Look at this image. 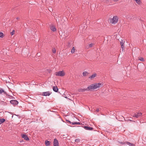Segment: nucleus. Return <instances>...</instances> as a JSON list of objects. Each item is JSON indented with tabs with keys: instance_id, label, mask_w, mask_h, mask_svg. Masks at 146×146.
Masks as SVG:
<instances>
[{
	"instance_id": "obj_1",
	"label": "nucleus",
	"mask_w": 146,
	"mask_h": 146,
	"mask_svg": "<svg viewBox=\"0 0 146 146\" xmlns=\"http://www.w3.org/2000/svg\"><path fill=\"white\" fill-rule=\"evenodd\" d=\"M102 85V84L100 83H96L92 84L87 88V89H89V90L92 89H95L98 88H99Z\"/></svg>"
},
{
	"instance_id": "obj_2",
	"label": "nucleus",
	"mask_w": 146,
	"mask_h": 146,
	"mask_svg": "<svg viewBox=\"0 0 146 146\" xmlns=\"http://www.w3.org/2000/svg\"><path fill=\"white\" fill-rule=\"evenodd\" d=\"M56 75L57 76H63L65 75V73L63 71H60L56 72Z\"/></svg>"
},
{
	"instance_id": "obj_3",
	"label": "nucleus",
	"mask_w": 146,
	"mask_h": 146,
	"mask_svg": "<svg viewBox=\"0 0 146 146\" xmlns=\"http://www.w3.org/2000/svg\"><path fill=\"white\" fill-rule=\"evenodd\" d=\"M118 18L117 16H114L111 20V22L113 24H116L118 21Z\"/></svg>"
},
{
	"instance_id": "obj_4",
	"label": "nucleus",
	"mask_w": 146,
	"mask_h": 146,
	"mask_svg": "<svg viewBox=\"0 0 146 146\" xmlns=\"http://www.w3.org/2000/svg\"><path fill=\"white\" fill-rule=\"evenodd\" d=\"M142 115V113H137L135 114L133 117L135 118H138L141 116Z\"/></svg>"
},
{
	"instance_id": "obj_5",
	"label": "nucleus",
	"mask_w": 146,
	"mask_h": 146,
	"mask_svg": "<svg viewBox=\"0 0 146 146\" xmlns=\"http://www.w3.org/2000/svg\"><path fill=\"white\" fill-rule=\"evenodd\" d=\"M10 103L14 105H17L18 104V102L16 100H12L10 101Z\"/></svg>"
},
{
	"instance_id": "obj_6",
	"label": "nucleus",
	"mask_w": 146,
	"mask_h": 146,
	"mask_svg": "<svg viewBox=\"0 0 146 146\" xmlns=\"http://www.w3.org/2000/svg\"><path fill=\"white\" fill-rule=\"evenodd\" d=\"M51 94V93L49 91L43 92L42 95L44 96H49Z\"/></svg>"
},
{
	"instance_id": "obj_7",
	"label": "nucleus",
	"mask_w": 146,
	"mask_h": 146,
	"mask_svg": "<svg viewBox=\"0 0 146 146\" xmlns=\"http://www.w3.org/2000/svg\"><path fill=\"white\" fill-rule=\"evenodd\" d=\"M53 143L54 146H59L58 141L56 139H54Z\"/></svg>"
},
{
	"instance_id": "obj_8",
	"label": "nucleus",
	"mask_w": 146,
	"mask_h": 146,
	"mask_svg": "<svg viewBox=\"0 0 146 146\" xmlns=\"http://www.w3.org/2000/svg\"><path fill=\"white\" fill-rule=\"evenodd\" d=\"M83 127L85 129L89 131H92L93 130V129L92 127L88 126H84Z\"/></svg>"
},
{
	"instance_id": "obj_9",
	"label": "nucleus",
	"mask_w": 146,
	"mask_h": 146,
	"mask_svg": "<svg viewBox=\"0 0 146 146\" xmlns=\"http://www.w3.org/2000/svg\"><path fill=\"white\" fill-rule=\"evenodd\" d=\"M125 41L123 40H121V41L120 42V44L121 45V47L122 49V51H123L124 49V44Z\"/></svg>"
},
{
	"instance_id": "obj_10",
	"label": "nucleus",
	"mask_w": 146,
	"mask_h": 146,
	"mask_svg": "<svg viewBox=\"0 0 146 146\" xmlns=\"http://www.w3.org/2000/svg\"><path fill=\"white\" fill-rule=\"evenodd\" d=\"M22 137L26 140H28L29 139L28 137L26 134L22 135Z\"/></svg>"
},
{
	"instance_id": "obj_11",
	"label": "nucleus",
	"mask_w": 146,
	"mask_h": 146,
	"mask_svg": "<svg viewBox=\"0 0 146 146\" xmlns=\"http://www.w3.org/2000/svg\"><path fill=\"white\" fill-rule=\"evenodd\" d=\"M53 90L55 92H57L58 91V88L56 86H54L53 87Z\"/></svg>"
},
{
	"instance_id": "obj_12",
	"label": "nucleus",
	"mask_w": 146,
	"mask_h": 146,
	"mask_svg": "<svg viewBox=\"0 0 146 146\" xmlns=\"http://www.w3.org/2000/svg\"><path fill=\"white\" fill-rule=\"evenodd\" d=\"M86 90H89V89H87V88L86 89H80L78 90V91L80 92H84Z\"/></svg>"
},
{
	"instance_id": "obj_13",
	"label": "nucleus",
	"mask_w": 146,
	"mask_h": 146,
	"mask_svg": "<svg viewBox=\"0 0 146 146\" xmlns=\"http://www.w3.org/2000/svg\"><path fill=\"white\" fill-rule=\"evenodd\" d=\"M50 141L47 140H45V145L46 146H49L50 145Z\"/></svg>"
},
{
	"instance_id": "obj_14",
	"label": "nucleus",
	"mask_w": 146,
	"mask_h": 146,
	"mask_svg": "<svg viewBox=\"0 0 146 146\" xmlns=\"http://www.w3.org/2000/svg\"><path fill=\"white\" fill-rule=\"evenodd\" d=\"M50 29L53 31H55L56 29L54 26H51L50 27Z\"/></svg>"
},
{
	"instance_id": "obj_15",
	"label": "nucleus",
	"mask_w": 146,
	"mask_h": 146,
	"mask_svg": "<svg viewBox=\"0 0 146 146\" xmlns=\"http://www.w3.org/2000/svg\"><path fill=\"white\" fill-rule=\"evenodd\" d=\"M135 1L136 3L138 5H141L142 4V2L140 0H134Z\"/></svg>"
},
{
	"instance_id": "obj_16",
	"label": "nucleus",
	"mask_w": 146,
	"mask_h": 146,
	"mask_svg": "<svg viewBox=\"0 0 146 146\" xmlns=\"http://www.w3.org/2000/svg\"><path fill=\"white\" fill-rule=\"evenodd\" d=\"M126 144L130 146H135V145L132 143H130L128 142H126Z\"/></svg>"
},
{
	"instance_id": "obj_17",
	"label": "nucleus",
	"mask_w": 146,
	"mask_h": 146,
	"mask_svg": "<svg viewBox=\"0 0 146 146\" xmlns=\"http://www.w3.org/2000/svg\"><path fill=\"white\" fill-rule=\"evenodd\" d=\"M4 93V94H6V92H5L3 90L2 88H0V94H1L2 93Z\"/></svg>"
},
{
	"instance_id": "obj_18",
	"label": "nucleus",
	"mask_w": 146,
	"mask_h": 146,
	"mask_svg": "<svg viewBox=\"0 0 146 146\" xmlns=\"http://www.w3.org/2000/svg\"><path fill=\"white\" fill-rule=\"evenodd\" d=\"M5 120L4 118H0V124L4 122Z\"/></svg>"
},
{
	"instance_id": "obj_19",
	"label": "nucleus",
	"mask_w": 146,
	"mask_h": 146,
	"mask_svg": "<svg viewBox=\"0 0 146 146\" xmlns=\"http://www.w3.org/2000/svg\"><path fill=\"white\" fill-rule=\"evenodd\" d=\"M0 104L1 105L3 106H5L6 105V103L3 101H1L0 102Z\"/></svg>"
},
{
	"instance_id": "obj_20",
	"label": "nucleus",
	"mask_w": 146,
	"mask_h": 146,
	"mask_svg": "<svg viewBox=\"0 0 146 146\" xmlns=\"http://www.w3.org/2000/svg\"><path fill=\"white\" fill-rule=\"evenodd\" d=\"M96 74H92V76H90L89 78L92 79V78H94L96 76Z\"/></svg>"
},
{
	"instance_id": "obj_21",
	"label": "nucleus",
	"mask_w": 146,
	"mask_h": 146,
	"mask_svg": "<svg viewBox=\"0 0 146 146\" xmlns=\"http://www.w3.org/2000/svg\"><path fill=\"white\" fill-rule=\"evenodd\" d=\"M66 123H67L68 125L70 124H72V122H71L70 121L68 120H66Z\"/></svg>"
},
{
	"instance_id": "obj_22",
	"label": "nucleus",
	"mask_w": 146,
	"mask_h": 146,
	"mask_svg": "<svg viewBox=\"0 0 146 146\" xmlns=\"http://www.w3.org/2000/svg\"><path fill=\"white\" fill-rule=\"evenodd\" d=\"M75 48L74 47H73L72 48L71 52L72 54L74 53L75 51Z\"/></svg>"
},
{
	"instance_id": "obj_23",
	"label": "nucleus",
	"mask_w": 146,
	"mask_h": 146,
	"mask_svg": "<svg viewBox=\"0 0 146 146\" xmlns=\"http://www.w3.org/2000/svg\"><path fill=\"white\" fill-rule=\"evenodd\" d=\"M88 73L86 71H85L83 73V75L84 76H86L87 75Z\"/></svg>"
},
{
	"instance_id": "obj_24",
	"label": "nucleus",
	"mask_w": 146,
	"mask_h": 146,
	"mask_svg": "<svg viewBox=\"0 0 146 146\" xmlns=\"http://www.w3.org/2000/svg\"><path fill=\"white\" fill-rule=\"evenodd\" d=\"M3 34L2 32H0V37L2 38L3 37Z\"/></svg>"
},
{
	"instance_id": "obj_25",
	"label": "nucleus",
	"mask_w": 146,
	"mask_h": 146,
	"mask_svg": "<svg viewBox=\"0 0 146 146\" xmlns=\"http://www.w3.org/2000/svg\"><path fill=\"white\" fill-rule=\"evenodd\" d=\"M75 141L76 142H79L80 141V139H76L75 140Z\"/></svg>"
},
{
	"instance_id": "obj_26",
	"label": "nucleus",
	"mask_w": 146,
	"mask_h": 146,
	"mask_svg": "<svg viewBox=\"0 0 146 146\" xmlns=\"http://www.w3.org/2000/svg\"><path fill=\"white\" fill-rule=\"evenodd\" d=\"M100 111V109L99 108H97L96 110V111L97 112V113H98V112H99ZM96 114H97L98 115H99V113H96Z\"/></svg>"
},
{
	"instance_id": "obj_27",
	"label": "nucleus",
	"mask_w": 146,
	"mask_h": 146,
	"mask_svg": "<svg viewBox=\"0 0 146 146\" xmlns=\"http://www.w3.org/2000/svg\"><path fill=\"white\" fill-rule=\"evenodd\" d=\"M15 32V30H13L10 33L11 35H13L14 34Z\"/></svg>"
},
{
	"instance_id": "obj_28",
	"label": "nucleus",
	"mask_w": 146,
	"mask_h": 146,
	"mask_svg": "<svg viewBox=\"0 0 146 146\" xmlns=\"http://www.w3.org/2000/svg\"><path fill=\"white\" fill-rule=\"evenodd\" d=\"M52 52L54 53H56V50L54 48L52 49Z\"/></svg>"
},
{
	"instance_id": "obj_29",
	"label": "nucleus",
	"mask_w": 146,
	"mask_h": 146,
	"mask_svg": "<svg viewBox=\"0 0 146 146\" xmlns=\"http://www.w3.org/2000/svg\"><path fill=\"white\" fill-rule=\"evenodd\" d=\"M139 60L141 61H143L144 60V58L142 57L140 58H139Z\"/></svg>"
},
{
	"instance_id": "obj_30",
	"label": "nucleus",
	"mask_w": 146,
	"mask_h": 146,
	"mask_svg": "<svg viewBox=\"0 0 146 146\" xmlns=\"http://www.w3.org/2000/svg\"><path fill=\"white\" fill-rule=\"evenodd\" d=\"M93 44L92 43H91L89 45V47H91L93 45Z\"/></svg>"
},
{
	"instance_id": "obj_31",
	"label": "nucleus",
	"mask_w": 146,
	"mask_h": 146,
	"mask_svg": "<svg viewBox=\"0 0 146 146\" xmlns=\"http://www.w3.org/2000/svg\"><path fill=\"white\" fill-rule=\"evenodd\" d=\"M77 125L76 122H72V125Z\"/></svg>"
},
{
	"instance_id": "obj_32",
	"label": "nucleus",
	"mask_w": 146,
	"mask_h": 146,
	"mask_svg": "<svg viewBox=\"0 0 146 146\" xmlns=\"http://www.w3.org/2000/svg\"><path fill=\"white\" fill-rule=\"evenodd\" d=\"M119 143H120L122 144H126V142L125 143H123L122 142H119Z\"/></svg>"
},
{
	"instance_id": "obj_33",
	"label": "nucleus",
	"mask_w": 146,
	"mask_h": 146,
	"mask_svg": "<svg viewBox=\"0 0 146 146\" xmlns=\"http://www.w3.org/2000/svg\"><path fill=\"white\" fill-rule=\"evenodd\" d=\"M77 125H80V123L79 122H76Z\"/></svg>"
},
{
	"instance_id": "obj_34",
	"label": "nucleus",
	"mask_w": 146,
	"mask_h": 146,
	"mask_svg": "<svg viewBox=\"0 0 146 146\" xmlns=\"http://www.w3.org/2000/svg\"><path fill=\"white\" fill-rule=\"evenodd\" d=\"M16 19H17V20H18V19H19V17H17V18H16Z\"/></svg>"
},
{
	"instance_id": "obj_35",
	"label": "nucleus",
	"mask_w": 146,
	"mask_h": 146,
	"mask_svg": "<svg viewBox=\"0 0 146 146\" xmlns=\"http://www.w3.org/2000/svg\"><path fill=\"white\" fill-rule=\"evenodd\" d=\"M70 43H68V46L69 45H70Z\"/></svg>"
},
{
	"instance_id": "obj_36",
	"label": "nucleus",
	"mask_w": 146,
	"mask_h": 146,
	"mask_svg": "<svg viewBox=\"0 0 146 146\" xmlns=\"http://www.w3.org/2000/svg\"><path fill=\"white\" fill-rule=\"evenodd\" d=\"M50 10H51V9H50V10H49V11H50Z\"/></svg>"
},
{
	"instance_id": "obj_37",
	"label": "nucleus",
	"mask_w": 146,
	"mask_h": 146,
	"mask_svg": "<svg viewBox=\"0 0 146 146\" xmlns=\"http://www.w3.org/2000/svg\"><path fill=\"white\" fill-rule=\"evenodd\" d=\"M50 10H51V9H50V10H49V11H50Z\"/></svg>"
}]
</instances>
